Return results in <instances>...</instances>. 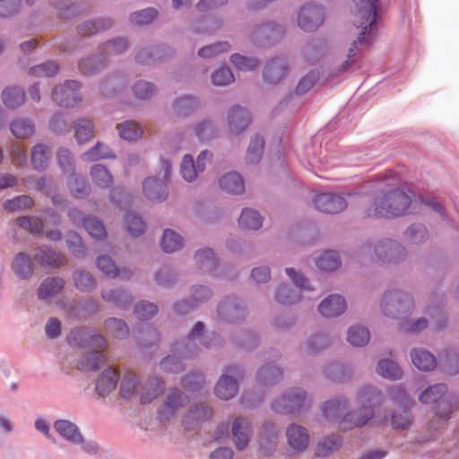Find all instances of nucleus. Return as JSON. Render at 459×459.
<instances>
[{
  "mask_svg": "<svg viewBox=\"0 0 459 459\" xmlns=\"http://www.w3.org/2000/svg\"><path fill=\"white\" fill-rule=\"evenodd\" d=\"M377 258L383 262H398L405 255L404 248L396 241L385 239L375 247Z\"/></svg>",
  "mask_w": 459,
  "mask_h": 459,
  "instance_id": "12",
  "label": "nucleus"
},
{
  "mask_svg": "<svg viewBox=\"0 0 459 459\" xmlns=\"http://www.w3.org/2000/svg\"><path fill=\"white\" fill-rule=\"evenodd\" d=\"M106 329L113 336L122 339L127 336L129 330L126 324L117 318H109L105 322Z\"/></svg>",
  "mask_w": 459,
  "mask_h": 459,
  "instance_id": "48",
  "label": "nucleus"
},
{
  "mask_svg": "<svg viewBox=\"0 0 459 459\" xmlns=\"http://www.w3.org/2000/svg\"><path fill=\"white\" fill-rule=\"evenodd\" d=\"M54 428L61 437L71 443L78 444L82 441L79 429L68 420H58L55 422Z\"/></svg>",
  "mask_w": 459,
  "mask_h": 459,
  "instance_id": "22",
  "label": "nucleus"
},
{
  "mask_svg": "<svg viewBox=\"0 0 459 459\" xmlns=\"http://www.w3.org/2000/svg\"><path fill=\"white\" fill-rule=\"evenodd\" d=\"M325 13L320 6L314 4L304 5L298 16V24L305 31L316 30L324 22Z\"/></svg>",
  "mask_w": 459,
  "mask_h": 459,
  "instance_id": "7",
  "label": "nucleus"
},
{
  "mask_svg": "<svg viewBox=\"0 0 459 459\" xmlns=\"http://www.w3.org/2000/svg\"><path fill=\"white\" fill-rule=\"evenodd\" d=\"M11 131L17 138H27L33 134V125L30 121L17 120L11 125Z\"/></svg>",
  "mask_w": 459,
  "mask_h": 459,
  "instance_id": "55",
  "label": "nucleus"
},
{
  "mask_svg": "<svg viewBox=\"0 0 459 459\" xmlns=\"http://www.w3.org/2000/svg\"><path fill=\"white\" fill-rule=\"evenodd\" d=\"M33 205V200L28 195L17 196L4 204V208L10 212H16L30 208Z\"/></svg>",
  "mask_w": 459,
  "mask_h": 459,
  "instance_id": "57",
  "label": "nucleus"
},
{
  "mask_svg": "<svg viewBox=\"0 0 459 459\" xmlns=\"http://www.w3.org/2000/svg\"><path fill=\"white\" fill-rule=\"evenodd\" d=\"M447 388L444 384H437L427 388L420 395V401L423 403H437L446 393Z\"/></svg>",
  "mask_w": 459,
  "mask_h": 459,
  "instance_id": "41",
  "label": "nucleus"
},
{
  "mask_svg": "<svg viewBox=\"0 0 459 459\" xmlns=\"http://www.w3.org/2000/svg\"><path fill=\"white\" fill-rule=\"evenodd\" d=\"M195 260L199 267L207 272H211L217 267L218 262L212 249L206 248L195 253Z\"/></svg>",
  "mask_w": 459,
  "mask_h": 459,
  "instance_id": "39",
  "label": "nucleus"
},
{
  "mask_svg": "<svg viewBox=\"0 0 459 459\" xmlns=\"http://www.w3.org/2000/svg\"><path fill=\"white\" fill-rule=\"evenodd\" d=\"M282 376L281 368L274 365H265L262 367L257 372V378L264 385H271L277 382Z\"/></svg>",
  "mask_w": 459,
  "mask_h": 459,
  "instance_id": "40",
  "label": "nucleus"
},
{
  "mask_svg": "<svg viewBox=\"0 0 459 459\" xmlns=\"http://www.w3.org/2000/svg\"><path fill=\"white\" fill-rule=\"evenodd\" d=\"M341 443L342 440L337 436L327 437L318 444L316 455L317 456H325L337 450L341 446Z\"/></svg>",
  "mask_w": 459,
  "mask_h": 459,
  "instance_id": "45",
  "label": "nucleus"
},
{
  "mask_svg": "<svg viewBox=\"0 0 459 459\" xmlns=\"http://www.w3.org/2000/svg\"><path fill=\"white\" fill-rule=\"evenodd\" d=\"M19 226L33 234H39L43 230V223L38 217L23 216L17 220Z\"/></svg>",
  "mask_w": 459,
  "mask_h": 459,
  "instance_id": "52",
  "label": "nucleus"
},
{
  "mask_svg": "<svg viewBox=\"0 0 459 459\" xmlns=\"http://www.w3.org/2000/svg\"><path fill=\"white\" fill-rule=\"evenodd\" d=\"M212 411L205 404H199L191 408L185 416L183 424L186 429H194L198 423L211 419Z\"/></svg>",
  "mask_w": 459,
  "mask_h": 459,
  "instance_id": "17",
  "label": "nucleus"
},
{
  "mask_svg": "<svg viewBox=\"0 0 459 459\" xmlns=\"http://www.w3.org/2000/svg\"><path fill=\"white\" fill-rule=\"evenodd\" d=\"M75 137L79 143H83L93 137V125L91 120L79 119L74 125Z\"/></svg>",
  "mask_w": 459,
  "mask_h": 459,
  "instance_id": "43",
  "label": "nucleus"
},
{
  "mask_svg": "<svg viewBox=\"0 0 459 459\" xmlns=\"http://www.w3.org/2000/svg\"><path fill=\"white\" fill-rule=\"evenodd\" d=\"M379 396V394L370 386L360 389L357 394L358 402L362 407L354 412L347 413L340 422V428L350 430L354 428L363 427L373 417V409L370 404Z\"/></svg>",
  "mask_w": 459,
  "mask_h": 459,
  "instance_id": "3",
  "label": "nucleus"
},
{
  "mask_svg": "<svg viewBox=\"0 0 459 459\" xmlns=\"http://www.w3.org/2000/svg\"><path fill=\"white\" fill-rule=\"evenodd\" d=\"M346 309V302L340 295H331L318 307L320 314L325 317L338 316Z\"/></svg>",
  "mask_w": 459,
  "mask_h": 459,
  "instance_id": "16",
  "label": "nucleus"
},
{
  "mask_svg": "<svg viewBox=\"0 0 459 459\" xmlns=\"http://www.w3.org/2000/svg\"><path fill=\"white\" fill-rule=\"evenodd\" d=\"M238 390L237 381L227 375L221 377L214 389L215 394L222 400H229L234 397Z\"/></svg>",
  "mask_w": 459,
  "mask_h": 459,
  "instance_id": "23",
  "label": "nucleus"
},
{
  "mask_svg": "<svg viewBox=\"0 0 459 459\" xmlns=\"http://www.w3.org/2000/svg\"><path fill=\"white\" fill-rule=\"evenodd\" d=\"M286 435L288 442L293 449L302 451L307 447L309 437L303 427L290 425L286 431Z\"/></svg>",
  "mask_w": 459,
  "mask_h": 459,
  "instance_id": "18",
  "label": "nucleus"
},
{
  "mask_svg": "<svg viewBox=\"0 0 459 459\" xmlns=\"http://www.w3.org/2000/svg\"><path fill=\"white\" fill-rule=\"evenodd\" d=\"M158 12L154 8H147L139 12L133 13L130 20L133 23L143 25L152 22L157 17Z\"/></svg>",
  "mask_w": 459,
  "mask_h": 459,
  "instance_id": "58",
  "label": "nucleus"
},
{
  "mask_svg": "<svg viewBox=\"0 0 459 459\" xmlns=\"http://www.w3.org/2000/svg\"><path fill=\"white\" fill-rule=\"evenodd\" d=\"M161 169V178H148L143 183V193L152 201L164 200L168 195L166 182L170 175V163L169 161H162Z\"/></svg>",
  "mask_w": 459,
  "mask_h": 459,
  "instance_id": "6",
  "label": "nucleus"
},
{
  "mask_svg": "<svg viewBox=\"0 0 459 459\" xmlns=\"http://www.w3.org/2000/svg\"><path fill=\"white\" fill-rule=\"evenodd\" d=\"M121 138L127 141H135L142 134V130L137 124L126 121L117 126Z\"/></svg>",
  "mask_w": 459,
  "mask_h": 459,
  "instance_id": "47",
  "label": "nucleus"
},
{
  "mask_svg": "<svg viewBox=\"0 0 459 459\" xmlns=\"http://www.w3.org/2000/svg\"><path fill=\"white\" fill-rule=\"evenodd\" d=\"M118 380V374L116 369L109 368L103 372L97 381L96 391L101 396H106L115 390Z\"/></svg>",
  "mask_w": 459,
  "mask_h": 459,
  "instance_id": "21",
  "label": "nucleus"
},
{
  "mask_svg": "<svg viewBox=\"0 0 459 459\" xmlns=\"http://www.w3.org/2000/svg\"><path fill=\"white\" fill-rule=\"evenodd\" d=\"M264 147V141L262 137L255 136L251 140L247 152V160L250 163L259 161L262 157Z\"/></svg>",
  "mask_w": 459,
  "mask_h": 459,
  "instance_id": "46",
  "label": "nucleus"
},
{
  "mask_svg": "<svg viewBox=\"0 0 459 459\" xmlns=\"http://www.w3.org/2000/svg\"><path fill=\"white\" fill-rule=\"evenodd\" d=\"M377 371L381 377L392 380L399 379L403 377V370L399 365L391 359L380 360L377 364Z\"/></svg>",
  "mask_w": 459,
  "mask_h": 459,
  "instance_id": "30",
  "label": "nucleus"
},
{
  "mask_svg": "<svg viewBox=\"0 0 459 459\" xmlns=\"http://www.w3.org/2000/svg\"><path fill=\"white\" fill-rule=\"evenodd\" d=\"M458 409V400L454 396H447L441 400L436 408L435 415L445 421L450 418L451 413Z\"/></svg>",
  "mask_w": 459,
  "mask_h": 459,
  "instance_id": "34",
  "label": "nucleus"
},
{
  "mask_svg": "<svg viewBox=\"0 0 459 459\" xmlns=\"http://www.w3.org/2000/svg\"><path fill=\"white\" fill-rule=\"evenodd\" d=\"M65 285L62 278L52 277L42 281L38 289V297L39 299H49L57 294Z\"/></svg>",
  "mask_w": 459,
  "mask_h": 459,
  "instance_id": "25",
  "label": "nucleus"
},
{
  "mask_svg": "<svg viewBox=\"0 0 459 459\" xmlns=\"http://www.w3.org/2000/svg\"><path fill=\"white\" fill-rule=\"evenodd\" d=\"M306 399V393L301 389H291L275 401L273 408L278 412H292L299 408Z\"/></svg>",
  "mask_w": 459,
  "mask_h": 459,
  "instance_id": "14",
  "label": "nucleus"
},
{
  "mask_svg": "<svg viewBox=\"0 0 459 459\" xmlns=\"http://www.w3.org/2000/svg\"><path fill=\"white\" fill-rule=\"evenodd\" d=\"M380 306L385 316L398 319H404L413 308L409 296L397 290L385 293Z\"/></svg>",
  "mask_w": 459,
  "mask_h": 459,
  "instance_id": "5",
  "label": "nucleus"
},
{
  "mask_svg": "<svg viewBox=\"0 0 459 459\" xmlns=\"http://www.w3.org/2000/svg\"><path fill=\"white\" fill-rule=\"evenodd\" d=\"M411 357L412 363L420 370L429 371L437 365L434 355L426 350L415 349L411 351Z\"/></svg>",
  "mask_w": 459,
  "mask_h": 459,
  "instance_id": "24",
  "label": "nucleus"
},
{
  "mask_svg": "<svg viewBox=\"0 0 459 459\" xmlns=\"http://www.w3.org/2000/svg\"><path fill=\"white\" fill-rule=\"evenodd\" d=\"M83 226L92 238L101 239L107 236L104 225L95 217L84 218Z\"/></svg>",
  "mask_w": 459,
  "mask_h": 459,
  "instance_id": "44",
  "label": "nucleus"
},
{
  "mask_svg": "<svg viewBox=\"0 0 459 459\" xmlns=\"http://www.w3.org/2000/svg\"><path fill=\"white\" fill-rule=\"evenodd\" d=\"M314 204L319 212L325 213H337L347 206L346 200L342 195L329 193L316 195Z\"/></svg>",
  "mask_w": 459,
  "mask_h": 459,
  "instance_id": "13",
  "label": "nucleus"
},
{
  "mask_svg": "<svg viewBox=\"0 0 459 459\" xmlns=\"http://www.w3.org/2000/svg\"><path fill=\"white\" fill-rule=\"evenodd\" d=\"M347 406L345 400H330L327 401L323 406V413L326 418H333L344 410Z\"/></svg>",
  "mask_w": 459,
  "mask_h": 459,
  "instance_id": "60",
  "label": "nucleus"
},
{
  "mask_svg": "<svg viewBox=\"0 0 459 459\" xmlns=\"http://www.w3.org/2000/svg\"><path fill=\"white\" fill-rule=\"evenodd\" d=\"M82 159L87 161H95L102 159L113 158V154L110 148L101 143L97 144L82 154Z\"/></svg>",
  "mask_w": 459,
  "mask_h": 459,
  "instance_id": "35",
  "label": "nucleus"
},
{
  "mask_svg": "<svg viewBox=\"0 0 459 459\" xmlns=\"http://www.w3.org/2000/svg\"><path fill=\"white\" fill-rule=\"evenodd\" d=\"M91 176L93 182L102 188L113 186V177L106 167L101 164H95L91 169Z\"/></svg>",
  "mask_w": 459,
  "mask_h": 459,
  "instance_id": "29",
  "label": "nucleus"
},
{
  "mask_svg": "<svg viewBox=\"0 0 459 459\" xmlns=\"http://www.w3.org/2000/svg\"><path fill=\"white\" fill-rule=\"evenodd\" d=\"M2 100L6 108H16L24 103L25 95L20 89L6 88L2 93Z\"/></svg>",
  "mask_w": 459,
  "mask_h": 459,
  "instance_id": "33",
  "label": "nucleus"
},
{
  "mask_svg": "<svg viewBox=\"0 0 459 459\" xmlns=\"http://www.w3.org/2000/svg\"><path fill=\"white\" fill-rule=\"evenodd\" d=\"M89 345L95 350L91 352L89 357L79 362L78 368L81 370H97L99 366L104 361L101 351L108 347V342L101 335H94L89 339Z\"/></svg>",
  "mask_w": 459,
  "mask_h": 459,
  "instance_id": "8",
  "label": "nucleus"
},
{
  "mask_svg": "<svg viewBox=\"0 0 459 459\" xmlns=\"http://www.w3.org/2000/svg\"><path fill=\"white\" fill-rule=\"evenodd\" d=\"M31 163L35 169L44 170L48 165L50 159V152L48 148L43 144H37L31 151Z\"/></svg>",
  "mask_w": 459,
  "mask_h": 459,
  "instance_id": "28",
  "label": "nucleus"
},
{
  "mask_svg": "<svg viewBox=\"0 0 459 459\" xmlns=\"http://www.w3.org/2000/svg\"><path fill=\"white\" fill-rule=\"evenodd\" d=\"M234 81V75L229 67L223 66L212 74V82L218 86H224Z\"/></svg>",
  "mask_w": 459,
  "mask_h": 459,
  "instance_id": "63",
  "label": "nucleus"
},
{
  "mask_svg": "<svg viewBox=\"0 0 459 459\" xmlns=\"http://www.w3.org/2000/svg\"><path fill=\"white\" fill-rule=\"evenodd\" d=\"M276 300L282 305H291L299 300V298L288 286H281L276 292Z\"/></svg>",
  "mask_w": 459,
  "mask_h": 459,
  "instance_id": "64",
  "label": "nucleus"
},
{
  "mask_svg": "<svg viewBox=\"0 0 459 459\" xmlns=\"http://www.w3.org/2000/svg\"><path fill=\"white\" fill-rule=\"evenodd\" d=\"M230 434L236 448L238 450H244L253 436L250 421L242 417L236 418L232 423Z\"/></svg>",
  "mask_w": 459,
  "mask_h": 459,
  "instance_id": "9",
  "label": "nucleus"
},
{
  "mask_svg": "<svg viewBox=\"0 0 459 459\" xmlns=\"http://www.w3.org/2000/svg\"><path fill=\"white\" fill-rule=\"evenodd\" d=\"M212 154L207 152H202L195 163L193 157L189 154L184 156L181 163V174L185 180L191 182L195 180L199 172H202L205 167V160H210Z\"/></svg>",
  "mask_w": 459,
  "mask_h": 459,
  "instance_id": "10",
  "label": "nucleus"
},
{
  "mask_svg": "<svg viewBox=\"0 0 459 459\" xmlns=\"http://www.w3.org/2000/svg\"><path fill=\"white\" fill-rule=\"evenodd\" d=\"M221 188L224 191L239 195L244 192V182L241 176L236 172H230L220 179Z\"/></svg>",
  "mask_w": 459,
  "mask_h": 459,
  "instance_id": "26",
  "label": "nucleus"
},
{
  "mask_svg": "<svg viewBox=\"0 0 459 459\" xmlns=\"http://www.w3.org/2000/svg\"><path fill=\"white\" fill-rule=\"evenodd\" d=\"M68 249L76 256H81L85 253V247L82 242L81 237L75 232H69L66 236Z\"/></svg>",
  "mask_w": 459,
  "mask_h": 459,
  "instance_id": "61",
  "label": "nucleus"
},
{
  "mask_svg": "<svg viewBox=\"0 0 459 459\" xmlns=\"http://www.w3.org/2000/svg\"><path fill=\"white\" fill-rule=\"evenodd\" d=\"M158 312V307L153 303L141 301L134 307V313L139 320L151 319Z\"/></svg>",
  "mask_w": 459,
  "mask_h": 459,
  "instance_id": "51",
  "label": "nucleus"
},
{
  "mask_svg": "<svg viewBox=\"0 0 459 459\" xmlns=\"http://www.w3.org/2000/svg\"><path fill=\"white\" fill-rule=\"evenodd\" d=\"M110 22L108 21H97V22H87L80 25L79 33L82 36H91L93 35L106 28L110 26Z\"/></svg>",
  "mask_w": 459,
  "mask_h": 459,
  "instance_id": "53",
  "label": "nucleus"
},
{
  "mask_svg": "<svg viewBox=\"0 0 459 459\" xmlns=\"http://www.w3.org/2000/svg\"><path fill=\"white\" fill-rule=\"evenodd\" d=\"M58 71V66L54 62H48L30 69L29 74L37 77H51Z\"/></svg>",
  "mask_w": 459,
  "mask_h": 459,
  "instance_id": "59",
  "label": "nucleus"
},
{
  "mask_svg": "<svg viewBox=\"0 0 459 459\" xmlns=\"http://www.w3.org/2000/svg\"><path fill=\"white\" fill-rule=\"evenodd\" d=\"M35 259L41 264L54 267H60L65 264V256L48 247H41L36 249Z\"/></svg>",
  "mask_w": 459,
  "mask_h": 459,
  "instance_id": "19",
  "label": "nucleus"
},
{
  "mask_svg": "<svg viewBox=\"0 0 459 459\" xmlns=\"http://www.w3.org/2000/svg\"><path fill=\"white\" fill-rule=\"evenodd\" d=\"M79 88L80 83L78 82L68 80L65 82L64 87L53 91L52 99L60 106H74L81 100L77 93Z\"/></svg>",
  "mask_w": 459,
  "mask_h": 459,
  "instance_id": "11",
  "label": "nucleus"
},
{
  "mask_svg": "<svg viewBox=\"0 0 459 459\" xmlns=\"http://www.w3.org/2000/svg\"><path fill=\"white\" fill-rule=\"evenodd\" d=\"M13 268L21 278H28L32 273V262L26 254H19L13 262Z\"/></svg>",
  "mask_w": 459,
  "mask_h": 459,
  "instance_id": "36",
  "label": "nucleus"
},
{
  "mask_svg": "<svg viewBox=\"0 0 459 459\" xmlns=\"http://www.w3.org/2000/svg\"><path fill=\"white\" fill-rule=\"evenodd\" d=\"M187 398L179 390H174L169 394L162 410L160 411V420H167L176 410L182 407Z\"/></svg>",
  "mask_w": 459,
  "mask_h": 459,
  "instance_id": "20",
  "label": "nucleus"
},
{
  "mask_svg": "<svg viewBox=\"0 0 459 459\" xmlns=\"http://www.w3.org/2000/svg\"><path fill=\"white\" fill-rule=\"evenodd\" d=\"M340 257L334 251H325L316 260L317 267L325 272H332L340 266Z\"/></svg>",
  "mask_w": 459,
  "mask_h": 459,
  "instance_id": "38",
  "label": "nucleus"
},
{
  "mask_svg": "<svg viewBox=\"0 0 459 459\" xmlns=\"http://www.w3.org/2000/svg\"><path fill=\"white\" fill-rule=\"evenodd\" d=\"M97 265L99 269L108 277L115 278L118 275V267L108 255H100L97 259Z\"/></svg>",
  "mask_w": 459,
  "mask_h": 459,
  "instance_id": "54",
  "label": "nucleus"
},
{
  "mask_svg": "<svg viewBox=\"0 0 459 459\" xmlns=\"http://www.w3.org/2000/svg\"><path fill=\"white\" fill-rule=\"evenodd\" d=\"M161 248L166 253H172L183 246V238L171 230H165L160 242Z\"/></svg>",
  "mask_w": 459,
  "mask_h": 459,
  "instance_id": "32",
  "label": "nucleus"
},
{
  "mask_svg": "<svg viewBox=\"0 0 459 459\" xmlns=\"http://www.w3.org/2000/svg\"><path fill=\"white\" fill-rule=\"evenodd\" d=\"M138 385V377L135 374H128L126 376L120 385L121 396L125 398L129 397L136 391L137 394H140L141 403H146L156 398L164 388L163 382L156 377L151 378L144 386L142 387L143 390L141 393L137 389Z\"/></svg>",
  "mask_w": 459,
  "mask_h": 459,
  "instance_id": "4",
  "label": "nucleus"
},
{
  "mask_svg": "<svg viewBox=\"0 0 459 459\" xmlns=\"http://www.w3.org/2000/svg\"><path fill=\"white\" fill-rule=\"evenodd\" d=\"M405 236L411 243L418 244L427 238L428 231L423 225H411L406 230Z\"/></svg>",
  "mask_w": 459,
  "mask_h": 459,
  "instance_id": "62",
  "label": "nucleus"
},
{
  "mask_svg": "<svg viewBox=\"0 0 459 459\" xmlns=\"http://www.w3.org/2000/svg\"><path fill=\"white\" fill-rule=\"evenodd\" d=\"M126 229L133 237L142 235L145 230V223L140 216L134 212H126L125 216Z\"/></svg>",
  "mask_w": 459,
  "mask_h": 459,
  "instance_id": "37",
  "label": "nucleus"
},
{
  "mask_svg": "<svg viewBox=\"0 0 459 459\" xmlns=\"http://www.w3.org/2000/svg\"><path fill=\"white\" fill-rule=\"evenodd\" d=\"M411 191L394 188V184L381 182L370 198V205L365 210V217L392 218L411 213L414 205Z\"/></svg>",
  "mask_w": 459,
  "mask_h": 459,
  "instance_id": "1",
  "label": "nucleus"
},
{
  "mask_svg": "<svg viewBox=\"0 0 459 459\" xmlns=\"http://www.w3.org/2000/svg\"><path fill=\"white\" fill-rule=\"evenodd\" d=\"M262 217L260 214L251 209H244L239 217V226L245 230H256L262 226Z\"/></svg>",
  "mask_w": 459,
  "mask_h": 459,
  "instance_id": "31",
  "label": "nucleus"
},
{
  "mask_svg": "<svg viewBox=\"0 0 459 459\" xmlns=\"http://www.w3.org/2000/svg\"><path fill=\"white\" fill-rule=\"evenodd\" d=\"M377 14V0H355V12L353 24L361 29L357 40H354L349 49L348 59L342 65V70L348 69L355 62V56L359 51V46L368 45L367 34L369 33L372 25L376 22Z\"/></svg>",
  "mask_w": 459,
  "mask_h": 459,
  "instance_id": "2",
  "label": "nucleus"
},
{
  "mask_svg": "<svg viewBox=\"0 0 459 459\" xmlns=\"http://www.w3.org/2000/svg\"><path fill=\"white\" fill-rule=\"evenodd\" d=\"M57 162L65 174H74V162L69 150L61 148L57 152Z\"/></svg>",
  "mask_w": 459,
  "mask_h": 459,
  "instance_id": "50",
  "label": "nucleus"
},
{
  "mask_svg": "<svg viewBox=\"0 0 459 459\" xmlns=\"http://www.w3.org/2000/svg\"><path fill=\"white\" fill-rule=\"evenodd\" d=\"M277 431L273 425L264 426V433L259 438L261 449L269 452L276 446Z\"/></svg>",
  "mask_w": 459,
  "mask_h": 459,
  "instance_id": "49",
  "label": "nucleus"
},
{
  "mask_svg": "<svg viewBox=\"0 0 459 459\" xmlns=\"http://www.w3.org/2000/svg\"><path fill=\"white\" fill-rule=\"evenodd\" d=\"M229 128L232 134H239L250 123L249 112L239 106L233 107L228 116Z\"/></svg>",
  "mask_w": 459,
  "mask_h": 459,
  "instance_id": "15",
  "label": "nucleus"
},
{
  "mask_svg": "<svg viewBox=\"0 0 459 459\" xmlns=\"http://www.w3.org/2000/svg\"><path fill=\"white\" fill-rule=\"evenodd\" d=\"M287 66L281 59H273L265 67L264 79L268 82H278L286 74Z\"/></svg>",
  "mask_w": 459,
  "mask_h": 459,
  "instance_id": "27",
  "label": "nucleus"
},
{
  "mask_svg": "<svg viewBox=\"0 0 459 459\" xmlns=\"http://www.w3.org/2000/svg\"><path fill=\"white\" fill-rule=\"evenodd\" d=\"M370 333L366 327L353 326L348 331V341L353 346H364L368 343Z\"/></svg>",
  "mask_w": 459,
  "mask_h": 459,
  "instance_id": "42",
  "label": "nucleus"
},
{
  "mask_svg": "<svg viewBox=\"0 0 459 459\" xmlns=\"http://www.w3.org/2000/svg\"><path fill=\"white\" fill-rule=\"evenodd\" d=\"M73 178L69 180V188L71 191V194L75 198H81L87 193V181L84 178L74 176V174Z\"/></svg>",
  "mask_w": 459,
  "mask_h": 459,
  "instance_id": "56",
  "label": "nucleus"
}]
</instances>
